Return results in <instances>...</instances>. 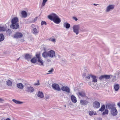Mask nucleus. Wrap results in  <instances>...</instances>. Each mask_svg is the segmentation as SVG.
Instances as JSON below:
<instances>
[{
  "mask_svg": "<svg viewBox=\"0 0 120 120\" xmlns=\"http://www.w3.org/2000/svg\"><path fill=\"white\" fill-rule=\"evenodd\" d=\"M19 20L18 18L15 17L13 18L11 21V24L10 25L11 28L14 29H17L19 26Z\"/></svg>",
  "mask_w": 120,
  "mask_h": 120,
  "instance_id": "f257e3e1",
  "label": "nucleus"
},
{
  "mask_svg": "<svg viewBox=\"0 0 120 120\" xmlns=\"http://www.w3.org/2000/svg\"><path fill=\"white\" fill-rule=\"evenodd\" d=\"M48 18L50 20L52 21L54 23L56 24H59L61 21L60 19L55 14H53L51 15H49Z\"/></svg>",
  "mask_w": 120,
  "mask_h": 120,
  "instance_id": "f03ea898",
  "label": "nucleus"
},
{
  "mask_svg": "<svg viewBox=\"0 0 120 120\" xmlns=\"http://www.w3.org/2000/svg\"><path fill=\"white\" fill-rule=\"evenodd\" d=\"M74 32L76 34H78L79 33V27L78 25H75L73 27Z\"/></svg>",
  "mask_w": 120,
  "mask_h": 120,
  "instance_id": "7ed1b4c3",
  "label": "nucleus"
},
{
  "mask_svg": "<svg viewBox=\"0 0 120 120\" xmlns=\"http://www.w3.org/2000/svg\"><path fill=\"white\" fill-rule=\"evenodd\" d=\"M111 112L113 116H116L117 113V111L115 108L113 107L111 109Z\"/></svg>",
  "mask_w": 120,
  "mask_h": 120,
  "instance_id": "20e7f679",
  "label": "nucleus"
},
{
  "mask_svg": "<svg viewBox=\"0 0 120 120\" xmlns=\"http://www.w3.org/2000/svg\"><path fill=\"white\" fill-rule=\"evenodd\" d=\"M52 87L54 89L58 91H60V89L58 84H54L52 85Z\"/></svg>",
  "mask_w": 120,
  "mask_h": 120,
  "instance_id": "39448f33",
  "label": "nucleus"
},
{
  "mask_svg": "<svg viewBox=\"0 0 120 120\" xmlns=\"http://www.w3.org/2000/svg\"><path fill=\"white\" fill-rule=\"evenodd\" d=\"M61 89L62 91H65L68 93H70V89L68 87V86H63L61 87Z\"/></svg>",
  "mask_w": 120,
  "mask_h": 120,
  "instance_id": "423d86ee",
  "label": "nucleus"
},
{
  "mask_svg": "<svg viewBox=\"0 0 120 120\" xmlns=\"http://www.w3.org/2000/svg\"><path fill=\"white\" fill-rule=\"evenodd\" d=\"M49 56L51 57H53L55 56V52L53 50H51L49 52Z\"/></svg>",
  "mask_w": 120,
  "mask_h": 120,
  "instance_id": "0eeeda50",
  "label": "nucleus"
},
{
  "mask_svg": "<svg viewBox=\"0 0 120 120\" xmlns=\"http://www.w3.org/2000/svg\"><path fill=\"white\" fill-rule=\"evenodd\" d=\"M93 105L94 108H97L100 107V104L99 102L95 101L94 102Z\"/></svg>",
  "mask_w": 120,
  "mask_h": 120,
  "instance_id": "6e6552de",
  "label": "nucleus"
},
{
  "mask_svg": "<svg viewBox=\"0 0 120 120\" xmlns=\"http://www.w3.org/2000/svg\"><path fill=\"white\" fill-rule=\"evenodd\" d=\"M23 35L21 33L17 32L14 35V37L16 38H21L22 36Z\"/></svg>",
  "mask_w": 120,
  "mask_h": 120,
  "instance_id": "1a4fd4ad",
  "label": "nucleus"
},
{
  "mask_svg": "<svg viewBox=\"0 0 120 120\" xmlns=\"http://www.w3.org/2000/svg\"><path fill=\"white\" fill-rule=\"evenodd\" d=\"M79 95L82 97H86L85 93L83 91L79 92L78 93Z\"/></svg>",
  "mask_w": 120,
  "mask_h": 120,
  "instance_id": "9d476101",
  "label": "nucleus"
},
{
  "mask_svg": "<svg viewBox=\"0 0 120 120\" xmlns=\"http://www.w3.org/2000/svg\"><path fill=\"white\" fill-rule=\"evenodd\" d=\"M114 7V5H109L108 6L106 10L107 12H108L109 11L113 9Z\"/></svg>",
  "mask_w": 120,
  "mask_h": 120,
  "instance_id": "9b49d317",
  "label": "nucleus"
},
{
  "mask_svg": "<svg viewBox=\"0 0 120 120\" xmlns=\"http://www.w3.org/2000/svg\"><path fill=\"white\" fill-rule=\"evenodd\" d=\"M81 104L83 105H87L89 103L88 101L86 100H81L80 101Z\"/></svg>",
  "mask_w": 120,
  "mask_h": 120,
  "instance_id": "f8f14e48",
  "label": "nucleus"
},
{
  "mask_svg": "<svg viewBox=\"0 0 120 120\" xmlns=\"http://www.w3.org/2000/svg\"><path fill=\"white\" fill-rule=\"evenodd\" d=\"M17 87L20 89H22L23 88L24 86L21 83H19L17 84Z\"/></svg>",
  "mask_w": 120,
  "mask_h": 120,
  "instance_id": "ddd939ff",
  "label": "nucleus"
},
{
  "mask_svg": "<svg viewBox=\"0 0 120 120\" xmlns=\"http://www.w3.org/2000/svg\"><path fill=\"white\" fill-rule=\"evenodd\" d=\"M27 91L29 92H32L34 91V88L31 86L28 87L27 88Z\"/></svg>",
  "mask_w": 120,
  "mask_h": 120,
  "instance_id": "4468645a",
  "label": "nucleus"
},
{
  "mask_svg": "<svg viewBox=\"0 0 120 120\" xmlns=\"http://www.w3.org/2000/svg\"><path fill=\"white\" fill-rule=\"evenodd\" d=\"M71 99L72 102L76 103L77 101L76 97L73 95H72L71 97Z\"/></svg>",
  "mask_w": 120,
  "mask_h": 120,
  "instance_id": "2eb2a0df",
  "label": "nucleus"
},
{
  "mask_svg": "<svg viewBox=\"0 0 120 120\" xmlns=\"http://www.w3.org/2000/svg\"><path fill=\"white\" fill-rule=\"evenodd\" d=\"M21 14L23 17L26 18L27 16V14L26 12L24 11H21Z\"/></svg>",
  "mask_w": 120,
  "mask_h": 120,
  "instance_id": "dca6fc26",
  "label": "nucleus"
},
{
  "mask_svg": "<svg viewBox=\"0 0 120 120\" xmlns=\"http://www.w3.org/2000/svg\"><path fill=\"white\" fill-rule=\"evenodd\" d=\"M90 76L92 78L93 82H97V80L96 79V76L91 75H90Z\"/></svg>",
  "mask_w": 120,
  "mask_h": 120,
  "instance_id": "f3484780",
  "label": "nucleus"
},
{
  "mask_svg": "<svg viewBox=\"0 0 120 120\" xmlns=\"http://www.w3.org/2000/svg\"><path fill=\"white\" fill-rule=\"evenodd\" d=\"M31 57V56L28 54H26L25 56V58L28 60L30 59Z\"/></svg>",
  "mask_w": 120,
  "mask_h": 120,
  "instance_id": "a211bd4d",
  "label": "nucleus"
},
{
  "mask_svg": "<svg viewBox=\"0 0 120 120\" xmlns=\"http://www.w3.org/2000/svg\"><path fill=\"white\" fill-rule=\"evenodd\" d=\"M119 88L120 86L118 84H115L114 86V88L116 91H118Z\"/></svg>",
  "mask_w": 120,
  "mask_h": 120,
  "instance_id": "6ab92c4d",
  "label": "nucleus"
},
{
  "mask_svg": "<svg viewBox=\"0 0 120 120\" xmlns=\"http://www.w3.org/2000/svg\"><path fill=\"white\" fill-rule=\"evenodd\" d=\"M42 56L44 58H46L49 56V52H44L42 53Z\"/></svg>",
  "mask_w": 120,
  "mask_h": 120,
  "instance_id": "aec40b11",
  "label": "nucleus"
},
{
  "mask_svg": "<svg viewBox=\"0 0 120 120\" xmlns=\"http://www.w3.org/2000/svg\"><path fill=\"white\" fill-rule=\"evenodd\" d=\"M38 97L41 98H42L44 97L43 93L40 91L38 92Z\"/></svg>",
  "mask_w": 120,
  "mask_h": 120,
  "instance_id": "412c9836",
  "label": "nucleus"
},
{
  "mask_svg": "<svg viewBox=\"0 0 120 120\" xmlns=\"http://www.w3.org/2000/svg\"><path fill=\"white\" fill-rule=\"evenodd\" d=\"M6 82L7 85L8 86H12V82L9 80H8Z\"/></svg>",
  "mask_w": 120,
  "mask_h": 120,
  "instance_id": "4be33fe9",
  "label": "nucleus"
},
{
  "mask_svg": "<svg viewBox=\"0 0 120 120\" xmlns=\"http://www.w3.org/2000/svg\"><path fill=\"white\" fill-rule=\"evenodd\" d=\"M37 59L36 57H34L32 58L31 60V62L35 64L37 62Z\"/></svg>",
  "mask_w": 120,
  "mask_h": 120,
  "instance_id": "5701e85b",
  "label": "nucleus"
},
{
  "mask_svg": "<svg viewBox=\"0 0 120 120\" xmlns=\"http://www.w3.org/2000/svg\"><path fill=\"white\" fill-rule=\"evenodd\" d=\"M4 39V37L2 34H0V42L3 41Z\"/></svg>",
  "mask_w": 120,
  "mask_h": 120,
  "instance_id": "b1692460",
  "label": "nucleus"
},
{
  "mask_svg": "<svg viewBox=\"0 0 120 120\" xmlns=\"http://www.w3.org/2000/svg\"><path fill=\"white\" fill-rule=\"evenodd\" d=\"M64 26L67 28H69L70 26V25L69 24L65 23L64 24Z\"/></svg>",
  "mask_w": 120,
  "mask_h": 120,
  "instance_id": "393cba45",
  "label": "nucleus"
},
{
  "mask_svg": "<svg viewBox=\"0 0 120 120\" xmlns=\"http://www.w3.org/2000/svg\"><path fill=\"white\" fill-rule=\"evenodd\" d=\"M12 101L14 102L15 103L17 104H21L22 103V102L20 101H17L15 99H13Z\"/></svg>",
  "mask_w": 120,
  "mask_h": 120,
  "instance_id": "a878e982",
  "label": "nucleus"
},
{
  "mask_svg": "<svg viewBox=\"0 0 120 120\" xmlns=\"http://www.w3.org/2000/svg\"><path fill=\"white\" fill-rule=\"evenodd\" d=\"M6 30V28L4 27L0 26V31H5Z\"/></svg>",
  "mask_w": 120,
  "mask_h": 120,
  "instance_id": "bb28decb",
  "label": "nucleus"
},
{
  "mask_svg": "<svg viewBox=\"0 0 120 120\" xmlns=\"http://www.w3.org/2000/svg\"><path fill=\"white\" fill-rule=\"evenodd\" d=\"M38 62L41 64V65H42L43 64V62L41 58L38 60Z\"/></svg>",
  "mask_w": 120,
  "mask_h": 120,
  "instance_id": "cd10ccee",
  "label": "nucleus"
},
{
  "mask_svg": "<svg viewBox=\"0 0 120 120\" xmlns=\"http://www.w3.org/2000/svg\"><path fill=\"white\" fill-rule=\"evenodd\" d=\"M89 113L90 116L93 115L94 114V115H95L96 114V112H95L94 113L93 111H89Z\"/></svg>",
  "mask_w": 120,
  "mask_h": 120,
  "instance_id": "c85d7f7f",
  "label": "nucleus"
},
{
  "mask_svg": "<svg viewBox=\"0 0 120 120\" xmlns=\"http://www.w3.org/2000/svg\"><path fill=\"white\" fill-rule=\"evenodd\" d=\"M105 106L104 105H103L101 106V108L99 109V110L101 112L103 111L105 109Z\"/></svg>",
  "mask_w": 120,
  "mask_h": 120,
  "instance_id": "c756f323",
  "label": "nucleus"
},
{
  "mask_svg": "<svg viewBox=\"0 0 120 120\" xmlns=\"http://www.w3.org/2000/svg\"><path fill=\"white\" fill-rule=\"evenodd\" d=\"M108 113V110L107 109H106L105 111L102 114V115H104L105 114H107Z\"/></svg>",
  "mask_w": 120,
  "mask_h": 120,
  "instance_id": "7c9ffc66",
  "label": "nucleus"
},
{
  "mask_svg": "<svg viewBox=\"0 0 120 120\" xmlns=\"http://www.w3.org/2000/svg\"><path fill=\"white\" fill-rule=\"evenodd\" d=\"M104 78L106 79H109L110 78V76L109 75H104Z\"/></svg>",
  "mask_w": 120,
  "mask_h": 120,
  "instance_id": "2f4dec72",
  "label": "nucleus"
},
{
  "mask_svg": "<svg viewBox=\"0 0 120 120\" xmlns=\"http://www.w3.org/2000/svg\"><path fill=\"white\" fill-rule=\"evenodd\" d=\"M38 31L37 30V29L35 28H34L33 29V33L34 34H36L37 33Z\"/></svg>",
  "mask_w": 120,
  "mask_h": 120,
  "instance_id": "473e14b6",
  "label": "nucleus"
},
{
  "mask_svg": "<svg viewBox=\"0 0 120 120\" xmlns=\"http://www.w3.org/2000/svg\"><path fill=\"white\" fill-rule=\"evenodd\" d=\"M36 56L38 60L41 58L40 57V54L39 53L37 54L36 55Z\"/></svg>",
  "mask_w": 120,
  "mask_h": 120,
  "instance_id": "72a5a7b5",
  "label": "nucleus"
},
{
  "mask_svg": "<svg viewBox=\"0 0 120 120\" xmlns=\"http://www.w3.org/2000/svg\"><path fill=\"white\" fill-rule=\"evenodd\" d=\"M47 0H43L42 3V6H44L45 4V3L47 1Z\"/></svg>",
  "mask_w": 120,
  "mask_h": 120,
  "instance_id": "f704fd0d",
  "label": "nucleus"
},
{
  "mask_svg": "<svg viewBox=\"0 0 120 120\" xmlns=\"http://www.w3.org/2000/svg\"><path fill=\"white\" fill-rule=\"evenodd\" d=\"M50 40L53 42H55V39L54 37H53L52 38H50Z\"/></svg>",
  "mask_w": 120,
  "mask_h": 120,
  "instance_id": "c9c22d12",
  "label": "nucleus"
},
{
  "mask_svg": "<svg viewBox=\"0 0 120 120\" xmlns=\"http://www.w3.org/2000/svg\"><path fill=\"white\" fill-rule=\"evenodd\" d=\"M41 25L42 26L44 24H45V25H46V23L45 22V21H42L41 23Z\"/></svg>",
  "mask_w": 120,
  "mask_h": 120,
  "instance_id": "e433bc0d",
  "label": "nucleus"
},
{
  "mask_svg": "<svg viewBox=\"0 0 120 120\" xmlns=\"http://www.w3.org/2000/svg\"><path fill=\"white\" fill-rule=\"evenodd\" d=\"M104 75H102L99 77V79L100 80L104 78Z\"/></svg>",
  "mask_w": 120,
  "mask_h": 120,
  "instance_id": "4c0bfd02",
  "label": "nucleus"
},
{
  "mask_svg": "<svg viewBox=\"0 0 120 120\" xmlns=\"http://www.w3.org/2000/svg\"><path fill=\"white\" fill-rule=\"evenodd\" d=\"M53 71V69L52 68L51 70H49L48 71V72H49V73H47V74H51L52 73V72Z\"/></svg>",
  "mask_w": 120,
  "mask_h": 120,
  "instance_id": "58836bf2",
  "label": "nucleus"
},
{
  "mask_svg": "<svg viewBox=\"0 0 120 120\" xmlns=\"http://www.w3.org/2000/svg\"><path fill=\"white\" fill-rule=\"evenodd\" d=\"M7 32H8V34H10V33H11V31L10 29H8V30L7 31Z\"/></svg>",
  "mask_w": 120,
  "mask_h": 120,
  "instance_id": "ea45409f",
  "label": "nucleus"
},
{
  "mask_svg": "<svg viewBox=\"0 0 120 120\" xmlns=\"http://www.w3.org/2000/svg\"><path fill=\"white\" fill-rule=\"evenodd\" d=\"M34 85H40L39 82V81L38 80L37 81V83H35L34 84Z\"/></svg>",
  "mask_w": 120,
  "mask_h": 120,
  "instance_id": "a19ab883",
  "label": "nucleus"
},
{
  "mask_svg": "<svg viewBox=\"0 0 120 120\" xmlns=\"http://www.w3.org/2000/svg\"><path fill=\"white\" fill-rule=\"evenodd\" d=\"M38 19V17H35L34 20L33 21V22H35V21H36Z\"/></svg>",
  "mask_w": 120,
  "mask_h": 120,
  "instance_id": "79ce46f5",
  "label": "nucleus"
},
{
  "mask_svg": "<svg viewBox=\"0 0 120 120\" xmlns=\"http://www.w3.org/2000/svg\"><path fill=\"white\" fill-rule=\"evenodd\" d=\"M73 18L74 20H75L76 21H77V19L76 17H73Z\"/></svg>",
  "mask_w": 120,
  "mask_h": 120,
  "instance_id": "37998d69",
  "label": "nucleus"
},
{
  "mask_svg": "<svg viewBox=\"0 0 120 120\" xmlns=\"http://www.w3.org/2000/svg\"><path fill=\"white\" fill-rule=\"evenodd\" d=\"M45 98L46 99H48L49 98V96L48 95H45Z\"/></svg>",
  "mask_w": 120,
  "mask_h": 120,
  "instance_id": "c03bdc74",
  "label": "nucleus"
},
{
  "mask_svg": "<svg viewBox=\"0 0 120 120\" xmlns=\"http://www.w3.org/2000/svg\"><path fill=\"white\" fill-rule=\"evenodd\" d=\"M86 78L89 79H90V78L89 76H87L86 77Z\"/></svg>",
  "mask_w": 120,
  "mask_h": 120,
  "instance_id": "a18cd8bd",
  "label": "nucleus"
},
{
  "mask_svg": "<svg viewBox=\"0 0 120 120\" xmlns=\"http://www.w3.org/2000/svg\"><path fill=\"white\" fill-rule=\"evenodd\" d=\"M111 106V105L110 104H109V105H108V107L109 108H111V107H110V106Z\"/></svg>",
  "mask_w": 120,
  "mask_h": 120,
  "instance_id": "49530a36",
  "label": "nucleus"
},
{
  "mask_svg": "<svg viewBox=\"0 0 120 120\" xmlns=\"http://www.w3.org/2000/svg\"><path fill=\"white\" fill-rule=\"evenodd\" d=\"M4 100L1 98H0V102H2Z\"/></svg>",
  "mask_w": 120,
  "mask_h": 120,
  "instance_id": "de8ad7c7",
  "label": "nucleus"
},
{
  "mask_svg": "<svg viewBox=\"0 0 120 120\" xmlns=\"http://www.w3.org/2000/svg\"><path fill=\"white\" fill-rule=\"evenodd\" d=\"M117 105L120 108V102L117 104Z\"/></svg>",
  "mask_w": 120,
  "mask_h": 120,
  "instance_id": "09e8293b",
  "label": "nucleus"
},
{
  "mask_svg": "<svg viewBox=\"0 0 120 120\" xmlns=\"http://www.w3.org/2000/svg\"><path fill=\"white\" fill-rule=\"evenodd\" d=\"M5 120H11L10 118H7Z\"/></svg>",
  "mask_w": 120,
  "mask_h": 120,
  "instance_id": "8fccbe9b",
  "label": "nucleus"
},
{
  "mask_svg": "<svg viewBox=\"0 0 120 120\" xmlns=\"http://www.w3.org/2000/svg\"><path fill=\"white\" fill-rule=\"evenodd\" d=\"M94 5L96 6L97 5V4H94Z\"/></svg>",
  "mask_w": 120,
  "mask_h": 120,
  "instance_id": "3c124183",
  "label": "nucleus"
},
{
  "mask_svg": "<svg viewBox=\"0 0 120 120\" xmlns=\"http://www.w3.org/2000/svg\"><path fill=\"white\" fill-rule=\"evenodd\" d=\"M19 58H18V59H17V60H19Z\"/></svg>",
  "mask_w": 120,
  "mask_h": 120,
  "instance_id": "603ef678",
  "label": "nucleus"
}]
</instances>
